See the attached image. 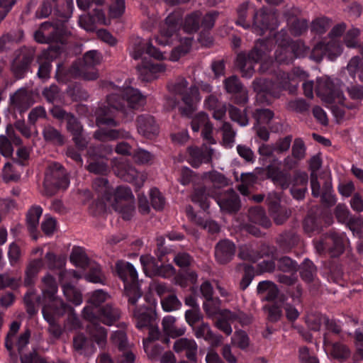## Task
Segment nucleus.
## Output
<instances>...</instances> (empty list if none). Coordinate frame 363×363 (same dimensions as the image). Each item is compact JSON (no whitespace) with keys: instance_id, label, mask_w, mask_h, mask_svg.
Masks as SVG:
<instances>
[{"instance_id":"20e7f679","label":"nucleus","mask_w":363,"mask_h":363,"mask_svg":"<svg viewBox=\"0 0 363 363\" xmlns=\"http://www.w3.org/2000/svg\"><path fill=\"white\" fill-rule=\"evenodd\" d=\"M265 172L267 177L282 190L287 189L290 186L300 187L307 186L308 184V177L303 172L297 171L291 177L290 173L282 170L279 165L274 164L267 166Z\"/></svg>"},{"instance_id":"f257e3e1","label":"nucleus","mask_w":363,"mask_h":363,"mask_svg":"<svg viewBox=\"0 0 363 363\" xmlns=\"http://www.w3.org/2000/svg\"><path fill=\"white\" fill-rule=\"evenodd\" d=\"M189 83L183 77H178L175 81L168 84L167 87L170 92L181 96V101L174 97L167 99V106L174 109L178 108L179 113L186 118H192L196 109V101L199 100V89L196 86L188 88Z\"/></svg>"},{"instance_id":"a19ab883","label":"nucleus","mask_w":363,"mask_h":363,"mask_svg":"<svg viewBox=\"0 0 363 363\" xmlns=\"http://www.w3.org/2000/svg\"><path fill=\"white\" fill-rule=\"evenodd\" d=\"M254 62L247 59L245 53H240L236 58L235 65L240 69L242 77L245 78H250L252 77L255 69Z\"/></svg>"},{"instance_id":"f8f14e48","label":"nucleus","mask_w":363,"mask_h":363,"mask_svg":"<svg viewBox=\"0 0 363 363\" xmlns=\"http://www.w3.org/2000/svg\"><path fill=\"white\" fill-rule=\"evenodd\" d=\"M83 315L90 322L99 320L105 325H112L121 318V311L116 306L108 303L101 307L86 306L83 310Z\"/></svg>"},{"instance_id":"4d7b16f0","label":"nucleus","mask_w":363,"mask_h":363,"mask_svg":"<svg viewBox=\"0 0 363 363\" xmlns=\"http://www.w3.org/2000/svg\"><path fill=\"white\" fill-rule=\"evenodd\" d=\"M70 261L78 267L86 269L89 265V259L81 248H74L70 255Z\"/></svg>"},{"instance_id":"0eeeda50","label":"nucleus","mask_w":363,"mask_h":363,"mask_svg":"<svg viewBox=\"0 0 363 363\" xmlns=\"http://www.w3.org/2000/svg\"><path fill=\"white\" fill-rule=\"evenodd\" d=\"M219 16L217 11H210L206 13L200 10L194 11L186 15L183 22L184 30L189 34L195 33L200 28L211 30Z\"/></svg>"},{"instance_id":"2eb2a0df","label":"nucleus","mask_w":363,"mask_h":363,"mask_svg":"<svg viewBox=\"0 0 363 363\" xmlns=\"http://www.w3.org/2000/svg\"><path fill=\"white\" fill-rule=\"evenodd\" d=\"M33 104L32 94L26 88H20L10 96L9 106L13 113H23Z\"/></svg>"},{"instance_id":"a878e982","label":"nucleus","mask_w":363,"mask_h":363,"mask_svg":"<svg viewBox=\"0 0 363 363\" xmlns=\"http://www.w3.org/2000/svg\"><path fill=\"white\" fill-rule=\"evenodd\" d=\"M106 102H108L106 101ZM121 109H116L107 103V106L99 108L96 112V124L109 127H116L119 122L115 120V113Z\"/></svg>"},{"instance_id":"5701e85b","label":"nucleus","mask_w":363,"mask_h":363,"mask_svg":"<svg viewBox=\"0 0 363 363\" xmlns=\"http://www.w3.org/2000/svg\"><path fill=\"white\" fill-rule=\"evenodd\" d=\"M135 306H135L129 304V309L132 311L136 321V327L139 329L149 327L153 319L152 308L149 306L137 308Z\"/></svg>"},{"instance_id":"473e14b6","label":"nucleus","mask_w":363,"mask_h":363,"mask_svg":"<svg viewBox=\"0 0 363 363\" xmlns=\"http://www.w3.org/2000/svg\"><path fill=\"white\" fill-rule=\"evenodd\" d=\"M42 134L44 140L47 143L59 146L65 144V138L63 134L60 130L50 124L43 127Z\"/></svg>"},{"instance_id":"cd10ccee","label":"nucleus","mask_w":363,"mask_h":363,"mask_svg":"<svg viewBox=\"0 0 363 363\" xmlns=\"http://www.w3.org/2000/svg\"><path fill=\"white\" fill-rule=\"evenodd\" d=\"M205 107L213 111V117L216 120H221L226 113L227 107L225 104L220 101L216 95H208L204 101Z\"/></svg>"},{"instance_id":"49530a36","label":"nucleus","mask_w":363,"mask_h":363,"mask_svg":"<svg viewBox=\"0 0 363 363\" xmlns=\"http://www.w3.org/2000/svg\"><path fill=\"white\" fill-rule=\"evenodd\" d=\"M301 279L306 282H311L316 275L317 269L308 259H305L301 266H298Z\"/></svg>"},{"instance_id":"ea45409f","label":"nucleus","mask_w":363,"mask_h":363,"mask_svg":"<svg viewBox=\"0 0 363 363\" xmlns=\"http://www.w3.org/2000/svg\"><path fill=\"white\" fill-rule=\"evenodd\" d=\"M250 221L265 228L271 226V221L267 216L264 210L260 206L250 208L248 211Z\"/></svg>"},{"instance_id":"1a4fd4ad","label":"nucleus","mask_w":363,"mask_h":363,"mask_svg":"<svg viewBox=\"0 0 363 363\" xmlns=\"http://www.w3.org/2000/svg\"><path fill=\"white\" fill-rule=\"evenodd\" d=\"M145 98L141 93L133 87H126L120 90V94H111L107 96L109 105L116 109L125 111V107L138 108L145 104Z\"/></svg>"},{"instance_id":"f03ea898","label":"nucleus","mask_w":363,"mask_h":363,"mask_svg":"<svg viewBox=\"0 0 363 363\" xmlns=\"http://www.w3.org/2000/svg\"><path fill=\"white\" fill-rule=\"evenodd\" d=\"M315 249L321 253L328 250L330 255L328 267L330 270V279L338 284L340 278V236L336 233H330L315 242Z\"/></svg>"},{"instance_id":"6e6552de","label":"nucleus","mask_w":363,"mask_h":363,"mask_svg":"<svg viewBox=\"0 0 363 363\" xmlns=\"http://www.w3.org/2000/svg\"><path fill=\"white\" fill-rule=\"evenodd\" d=\"M102 60L101 54L97 50H89L83 57L82 63H74L70 69V74L74 77H82L88 81L95 80L99 74L94 67L99 65Z\"/></svg>"},{"instance_id":"aec40b11","label":"nucleus","mask_w":363,"mask_h":363,"mask_svg":"<svg viewBox=\"0 0 363 363\" xmlns=\"http://www.w3.org/2000/svg\"><path fill=\"white\" fill-rule=\"evenodd\" d=\"M173 349L176 353L184 355L190 362L197 361L198 345L194 340L179 338L174 342Z\"/></svg>"},{"instance_id":"e2e57ef3","label":"nucleus","mask_w":363,"mask_h":363,"mask_svg":"<svg viewBox=\"0 0 363 363\" xmlns=\"http://www.w3.org/2000/svg\"><path fill=\"white\" fill-rule=\"evenodd\" d=\"M24 303L26 307V311L30 315H33L37 313L35 301L40 302V298L35 297V291L29 289L27 293L24 295Z\"/></svg>"},{"instance_id":"f3484780","label":"nucleus","mask_w":363,"mask_h":363,"mask_svg":"<svg viewBox=\"0 0 363 363\" xmlns=\"http://www.w3.org/2000/svg\"><path fill=\"white\" fill-rule=\"evenodd\" d=\"M316 95L323 101L331 104L338 96L333 82L327 77H323L316 79L315 87Z\"/></svg>"},{"instance_id":"9d476101","label":"nucleus","mask_w":363,"mask_h":363,"mask_svg":"<svg viewBox=\"0 0 363 363\" xmlns=\"http://www.w3.org/2000/svg\"><path fill=\"white\" fill-rule=\"evenodd\" d=\"M280 25L279 13L277 9H269L262 7L259 10L255 9L252 30L257 35H263L267 30H274Z\"/></svg>"},{"instance_id":"09e8293b","label":"nucleus","mask_w":363,"mask_h":363,"mask_svg":"<svg viewBox=\"0 0 363 363\" xmlns=\"http://www.w3.org/2000/svg\"><path fill=\"white\" fill-rule=\"evenodd\" d=\"M89 325V330L91 337L101 347L104 346L106 342L107 332L104 327L91 322Z\"/></svg>"},{"instance_id":"e433bc0d","label":"nucleus","mask_w":363,"mask_h":363,"mask_svg":"<svg viewBox=\"0 0 363 363\" xmlns=\"http://www.w3.org/2000/svg\"><path fill=\"white\" fill-rule=\"evenodd\" d=\"M269 51L270 50L267 45V42L264 40L259 39L256 41L254 48L248 53L247 57L254 63H257L259 61L265 60Z\"/></svg>"},{"instance_id":"8fccbe9b","label":"nucleus","mask_w":363,"mask_h":363,"mask_svg":"<svg viewBox=\"0 0 363 363\" xmlns=\"http://www.w3.org/2000/svg\"><path fill=\"white\" fill-rule=\"evenodd\" d=\"M193 40V37L182 38L180 40V45L172 50L171 60L172 61H177L180 58V57L189 52L191 48Z\"/></svg>"},{"instance_id":"4be33fe9","label":"nucleus","mask_w":363,"mask_h":363,"mask_svg":"<svg viewBox=\"0 0 363 363\" xmlns=\"http://www.w3.org/2000/svg\"><path fill=\"white\" fill-rule=\"evenodd\" d=\"M94 137L101 142H107L118 139H129L131 138V135L129 131L123 128H101L94 132Z\"/></svg>"},{"instance_id":"72a5a7b5","label":"nucleus","mask_w":363,"mask_h":363,"mask_svg":"<svg viewBox=\"0 0 363 363\" xmlns=\"http://www.w3.org/2000/svg\"><path fill=\"white\" fill-rule=\"evenodd\" d=\"M41 291L45 299L54 300L57 296L58 287L54 277L50 274L42 278Z\"/></svg>"},{"instance_id":"393cba45","label":"nucleus","mask_w":363,"mask_h":363,"mask_svg":"<svg viewBox=\"0 0 363 363\" xmlns=\"http://www.w3.org/2000/svg\"><path fill=\"white\" fill-rule=\"evenodd\" d=\"M72 346L74 351L79 355L89 356L96 350L92 340L83 333H78L74 336Z\"/></svg>"},{"instance_id":"9b49d317","label":"nucleus","mask_w":363,"mask_h":363,"mask_svg":"<svg viewBox=\"0 0 363 363\" xmlns=\"http://www.w3.org/2000/svg\"><path fill=\"white\" fill-rule=\"evenodd\" d=\"M65 22L58 18L55 21H45L41 23L38 30L34 33L35 40L43 44L62 43L66 33Z\"/></svg>"},{"instance_id":"dca6fc26","label":"nucleus","mask_w":363,"mask_h":363,"mask_svg":"<svg viewBox=\"0 0 363 363\" xmlns=\"http://www.w3.org/2000/svg\"><path fill=\"white\" fill-rule=\"evenodd\" d=\"M235 252V244L228 239H223L215 245L214 257L218 264L225 265L233 259Z\"/></svg>"},{"instance_id":"052dcab7","label":"nucleus","mask_w":363,"mask_h":363,"mask_svg":"<svg viewBox=\"0 0 363 363\" xmlns=\"http://www.w3.org/2000/svg\"><path fill=\"white\" fill-rule=\"evenodd\" d=\"M255 120V125L268 124L274 117L272 111L268 108H256L252 113Z\"/></svg>"},{"instance_id":"b1692460","label":"nucleus","mask_w":363,"mask_h":363,"mask_svg":"<svg viewBox=\"0 0 363 363\" xmlns=\"http://www.w3.org/2000/svg\"><path fill=\"white\" fill-rule=\"evenodd\" d=\"M299 236L293 230H286L278 235L275 239L279 249L283 253H289L298 245Z\"/></svg>"},{"instance_id":"f704fd0d","label":"nucleus","mask_w":363,"mask_h":363,"mask_svg":"<svg viewBox=\"0 0 363 363\" xmlns=\"http://www.w3.org/2000/svg\"><path fill=\"white\" fill-rule=\"evenodd\" d=\"M92 186L98 194L99 197L106 201H111L113 187H111L106 178L97 177L93 181Z\"/></svg>"},{"instance_id":"423d86ee","label":"nucleus","mask_w":363,"mask_h":363,"mask_svg":"<svg viewBox=\"0 0 363 363\" xmlns=\"http://www.w3.org/2000/svg\"><path fill=\"white\" fill-rule=\"evenodd\" d=\"M327 43L320 42L315 45L311 52V57L320 62L326 56L330 60H335L340 54V24L336 25L328 34Z\"/></svg>"},{"instance_id":"69168bd1","label":"nucleus","mask_w":363,"mask_h":363,"mask_svg":"<svg viewBox=\"0 0 363 363\" xmlns=\"http://www.w3.org/2000/svg\"><path fill=\"white\" fill-rule=\"evenodd\" d=\"M289 26L291 33L294 36L301 35L308 27V21L306 19L296 18L287 23Z\"/></svg>"},{"instance_id":"bb28decb","label":"nucleus","mask_w":363,"mask_h":363,"mask_svg":"<svg viewBox=\"0 0 363 363\" xmlns=\"http://www.w3.org/2000/svg\"><path fill=\"white\" fill-rule=\"evenodd\" d=\"M43 213V208L40 206H33L26 214L27 228L33 239H38L37 231L39 220Z\"/></svg>"},{"instance_id":"0e129e2a","label":"nucleus","mask_w":363,"mask_h":363,"mask_svg":"<svg viewBox=\"0 0 363 363\" xmlns=\"http://www.w3.org/2000/svg\"><path fill=\"white\" fill-rule=\"evenodd\" d=\"M45 259L48 267L51 270L61 269L65 266V259L57 257L53 252H47Z\"/></svg>"},{"instance_id":"c756f323","label":"nucleus","mask_w":363,"mask_h":363,"mask_svg":"<svg viewBox=\"0 0 363 363\" xmlns=\"http://www.w3.org/2000/svg\"><path fill=\"white\" fill-rule=\"evenodd\" d=\"M117 168L118 176L124 181L129 183L135 182L139 186L143 184V180H141V182L138 181V179L140 176V174L131 164L128 163H121Z\"/></svg>"},{"instance_id":"13d9d810","label":"nucleus","mask_w":363,"mask_h":363,"mask_svg":"<svg viewBox=\"0 0 363 363\" xmlns=\"http://www.w3.org/2000/svg\"><path fill=\"white\" fill-rule=\"evenodd\" d=\"M331 184L328 181H323V186L321 188V183L320 182V195L323 203L328 206H331L335 204L336 199L331 191Z\"/></svg>"},{"instance_id":"58836bf2","label":"nucleus","mask_w":363,"mask_h":363,"mask_svg":"<svg viewBox=\"0 0 363 363\" xmlns=\"http://www.w3.org/2000/svg\"><path fill=\"white\" fill-rule=\"evenodd\" d=\"M49 304L45 306L43 309H48L56 317H61L68 313L73 308L65 303L61 298L56 296L54 300H48Z\"/></svg>"},{"instance_id":"37998d69","label":"nucleus","mask_w":363,"mask_h":363,"mask_svg":"<svg viewBox=\"0 0 363 363\" xmlns=\"http://www.w3.org/2000/svg\"><path fill=\"white\" fill-rule=\"evenodd\" d=\"M350 212L347 209L342 207V223L352 231L353 234L360 235L362 233V220L359 218L350 217Z\"/></svg>"},{"instance_id":"4c0bfd02","label":"nucleus","mask_w":363,"mask_h":363,"mask_svg":"<svg viewBox=\"0 0 363 363\" xmlns=\"http://www.w3.org/2000/svg\"><path fill=\"white\" fill-rule=\"evenodd\" d=\"M43 266V262L42 259H35L28 263L25 272L23 281L25 286H30L34 284L35 278Z\"/></svg>"},{"instance_id":"a211bd4d","label":"nucleus","mask_w":363,"mask_h":363,"mask_svg":"<svg viewBox=\"0 0 363 363\" xmlns=\"http://www.w3.org/2000/svg\"><path fill=\"white\" fill-rule=\"evenodd\" d=\"M136 126L140 135L147 139H152L159 133V126L153 116L142 114L136 118Z\"/></svg>"},{"instance_id":"de8ad7c7","label":"nucleus","mask_w":363,"mask_h":363,"mask_svg":"<svg viewBox=\"0 0 363 363\" xmlns=\"http://www.w3.org/2000/svg\"><path fill=\"white\" fill-rule=\"evenodd\" d=\"M43 315L45 320L49 323L48 331L55 338H59L63 329L57 323L55 316L48 309H43Z\"/></svg>"},{"instance_id":"c9c22d12","label":"nucleus","mask_w":363,"mask_h":363,"mask_svg":"<svg viewBox=\"0 0 363 363\" xmlns=\"http://www.w3.org/2000/svg\"><path fill=\"white\" fill-rule=\"evenodd\" d=\"M321 164V159L318 155H315L312 157V158L310 160V169H311V186L312 194L314 197H318V196L320 195V181H318L315 172L320 168Z\"/></svg>"},{"instance_id":"680f3d73","label":"nucleus","mask_w":363,"mask_h":363,"mask_svg":"<svg viewBox=\"0 0 363 363\" xmlns=\"http://www.w3.org/2000/svg\"><path fill=\"white\" fill-rule=\"evenodd\" d=\"M86 279L91 282L103 284H104L106 281V277L102 272L101 266L96 264L90 266L89 271L86 275Z\"/></svg>"},{"instance_id":"774afa93","label":"nucleus","mask_w":363,"mask_h":363,"mask_svg":"<svg viewBox=\"0 0 363 363\" xmlns=\"http://www.w3.org/2000/svg\"><path fill=\"white\" fill-rule=\"evenodd\" d=\"M132 155L135 162L140 164H147L153 161L155 158L152 153L143 148H138L135 150L133 152Z\"/></svg>"},{"instance_id":"ddd939ff","label":"nucleus","mask_w":363,"mask_h":363,"mask_svg":"<svg viewBox=\"0 0 363 363\" xmlns=\"http://www.w3.org/2000/svg\"><path fill=\"white\" fill-rule=\"evenodd\" d=\"M223 213L233 215L241 208V201L238 194L232 188L216 194L214 197Z\"/></svg>"},{"instance_id":"3c124183","label":"nucleus","mask_w":363,"mask_h":363,"mask_svg":"<svg viewBox=\"0 0 363 363\" xmlns=\"http://www.w3.org/2000/svg\"><path fill=\"white\" fill-rule=\"evenodd\" d=\"M145 274L148 277L157 275L160 267L155 259L150 255H142L140 258Z\"/></svg>"},{"instance_id":"5fc2aeb1","label":"nucleus","mask_w":363,"mask_h":363,"mask_svg":"<svg viewBox=\"0 0 363 363\" xmlns=\"http://www.w3.org/2000/svg\"><path fill=\"white\" fill-rule=\"evenodd\" d=\"M42 95L50 104L57 103L60 101L62 98L60 89L55 84L45 87L42 91Z\"/></svg>"},{"instance_id":"603ef678","label":"nucleus","mask_w":363,"mask_h":363,"mask_svg":"<svg viewBox=\"0 0 363 363\" xmlns=\"http://www.w3.org/2000/svg\"><path fill=\"white\" fill-rule=\"evenodd\" d=\"M275 60L279 64L289 65L294 61V55L289 45L278 46L274 54Z\"/></svg>"},{"instance_id":"bf43d9fd","label":"nucleus","mask_w":363,"mask_h":363,"mask_svg":"<svg viewBox=\"0 0 363 363\" xmlns=\"http://www.w3.org/2000/svg\"><path fill=\"white\" fill-rule=\"evenodd\" d=\"M223 135V143L226 147H233L235 143L236 132L233 128L232 125L229 122H223L221 127Z\"/></svg>"},{"instance_id":"864d4df0","label":"nucleus","mask_w":363,"mask_h":363,"mask_svg":"<svg viewBox=\"0 0 363 363\" xmlns=\"http://www.w3.org/2000/svg\"><path fill=\"white\" fill-rule=\"evenodd\" d=\"M63 293L67 299L78 306L82 302V296L80 291L70 284H63L62 285Z\"/></svg>"},{"instance_id":"39448f33","label":"nucleus","mask_w":363,"mask_h":363,"mask_svg":"<svg viewBox=\"0 0 363 363\" xmlns=\"http://www.w3.org/2000/svg\"><path fill=\"white\" fill-rule=\"evenodd\" d=\"M69 184L65 169L59 163L50 164L45 172L44 194L48 196L55 195L60 189H66Z\"/></svg>"},{"instance_id":"c03bdc74","label":"nucleus","mask_w":363,"mask_h":363,"mask_svg":"<svg viewBox=\"0 0 363 363\" xmlns=\"http://www.w3.org/2000/svg\"><path fill=\"white\" fill-rule=\"evenodd\" d=\"M323 226L322 218L313 213L308 214L303 221V229L307 233H319Z\"/></svg>"},{"instance_id":"338daca9","label":"nucleus","mask_w":363,"mask_h":363,"mask_svg":"<svg viewBox=\"0 0 363 363\" xmlns=\"http://www.w3.org/2000/svg\"><path fill=\"white\" fill-rule=\"evenodd\" d=\"M360 35V30L357 28H352L348 30L344 35L343 42L347 48H355L359 44L358 38Z\"/></svg>"},{"instance_id":"7ed1b4c3","label":"nucleus","mask_w":363,"mask_h":363,"mask_svg":"<svg viewBox=\"0 0 363 363\" xmlns=\"http://www.w3.org/2000/svg\"><path fill=\"white\" fill-rule=\"evenodd\" d=\"M115 269L118 276L124 283L128 304L135 306L142 296L136 269L132 264L123 260L117 261Z\"/></svg>"},{"instance_id":"79ce46f5","label":"nucleus","mask_w":363,"mask_h":363,"mask_svg":"<svg viewBox=\"0 0 363 363\" xmlns=\"http://www.w3.org/2000/svg\"><path fill=\"white\" fill-rule=\"evenodd\" d=\"M150 43L145 42L139 37L132 38L130 42V54L135 60L143 57V55L147 52V47Z\"/></svg>"},{"instance_id":"6e6d98bb","label":"nucleus","mask_w":363,"mask_h":363,"mask_svg":"<svg viewBox=\"0 0 363 363\" xmlns=\"http://www.w3.org/2000/svg\"><path fill=\"white\" fill-rule=\"evenodd\" d=\"M277 267L279 271L285 273L294 274L298 270V263L287 256L277 259Z\"/></svg>"},{"instance_id":"2f4dec72","label":"nucleus","mask_w":363,"mask_h":363,"mask_svg":"<svg viewBox=\"0 0 363 363\" xmlns=\"http://www.w3.org/2000/svg\"><path fill=\"white\" fill-rule=\"evenodd\" d=\"M133 196L131 189L125 186H119L116 189L113 188L111 201H108L112 207L129 201H133Z\"/></svg>"},{"instance_id":"412c9836","label":"nucleus","mask_w":363,"mask_h":363,"mask_svg":"<svg viewBox=\"0 0 363 363\" xmlns=\"http://www.w3.org/2000/svg\"><path fill=\"white\" fill-rule=\"evenodd\" d=\"M192 329L196 337L203 338L213 347H218L223 342V336L214 333L207 323H201L199 325L195 326Z\"/></svg>"},{"instance_id":"c85d7f7f","label":"nucleus","mask_w":363,"mask_h":363,"mask_svg":"<svg viewBox=\"0 0 363 363\" xmlns=\"http://www.w3.org/2000/svg\"><path fill=\"white\" fill-rule=\"evenodd\" d=\"M176 318L172 315L164 317L162 321V330L169 337L176 338L182 336L186 331L184 327H179L176 324Z\"/></svg>"},{"instance_id":"7c9ffc66","label":"nucleus","mask_w":363,"mask_h":363,"mask_svg":"<svg viewBox=\"0 0 363 363\" xmlns=\"http://www.w3.org/2000/svg\"><path fill=\"white\" fill-rule=\"evenodd\" d=\"M210 197H215L211 194L210 189L206 186H199L194 189L191 199L192 202L198 203L203 210L206 211L210 206Z\"/></svg>"},{"instance_id":"a18cd8bd","label":"nucleus","mask_w":363,"mask_h":363,"mask_svg":"<svg viewBox=\"0 0 363 363\" xmlns=\"http://www.w3.org/2000/svg\"><path fill=\"white\" fill-rule=\"evenodd\" d=\"M246 107L243 111L230 105L228 108V114L232 121L238 123L240 126H246L249 124V117L247 116V110Z\"/></svg>"},{"instance_id":"6ab92c4d","label":"nucleus","mask_w":363,"mask_h":363,"mask_svg":"<svg viewBox=\"0 0 363 363\" xmlns=\"http://www.w3.org/2000/svg\"><path fill=\"white\" fill-rule=\"evenodd\" d=\"M189 163L194 168H198L202 163H208L211 161L213 150L210 147L203 145L199 147H189Z\"/></svg>"},{"instance_id":"4468645a","label":"nucleus","mask_w":363,"mask_h":363,"mask_svg":"<svg viewBox=\"0 0 363 363\" xmlns=\"http://www.w3.org/2000/svg\"><path fill=\"white\" fill-rule=\"evenodd\" d=\"M35 56V48L33 47H23L11 65V70L17 79H22L28 72L30 65Z\"/></svg>"}]
</instances>
